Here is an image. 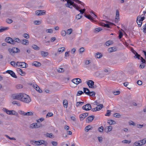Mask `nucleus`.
<instances>
[{
	"instance_id": "59",
	"label": "nucleus",
	"mask_w": 146,
	"mask_h": 146,
	"mask_svg": "<svg viewBox=\"0 0 146 146\" xmlns=\"http://www.w3.org/2000/svg\"><path fill=\"white\" fill-rule=\"evenodd\" d=\"M111 114V111L108 110L106 113L105 114V116H110Z\"/></svg>"
},
{
	"instance_id": "31",
	"label": "nucleus",
	"mask_w": 146,
	"mask_h": 146,
	"mask_svg": "<svg viewBox=\"0 0 146 146\" xmlns=\"http://www.w3.org/2000/svg\"><path fill=\"white\" fill-rule=\"evenodd\" d=\"M17 115L18 113H16L14 110H10L9 114L10 115Z\"/></svg>"
},
{
	"instance_id": "12",
	"label": "nucleus",
	"mask_w": 146,
	"mask_h": 146,
	"mask_svg": "<svg viewBox=\"0 0 146 146\" xmlns=\"http://www.w3.org/2000/svg\"><path fill=\"white\" fill-rule=\"evenodd\" d=\"M35 14L38 15H43L46 13V11L44 10H38L35 11Z\"/></svg>"
},
{
	"instance_id": "22",
	"label": "nucleus",
	"mask_w": 146,
	"mask_h": 146,
	"mask_svg": "<svg viewBox=\"0 0 146 146\" xmlns=\"http://www.w3.org/2000/svg\"><path fill=\"white\" fill-rule=\"evenodd\" d=\"M87 84L88 85L89 88H91V86H92L94 84V82L92 80H89L86 82Z\"/></svg>"
},
{
	"instance_id": "38",
	"label": "nucleus",
	"mask_w": 146,
	"mask_h": 146,
	"mask_svg": "<svg viewBox=\"0 0 146 146\" xmlns=\"http://www.w3.org/2000/svg\"><path fill=\"white\" fill-rule=\"evenodd\" d=\"M13 40L15 42V44L16 42L19 43L21 42V40L18 38H14Z\"/></svg>"
},
{
	"instance_id": "61",
	"label": "nucleus",
	"mask_w": 146,
	"mask_h": 146,
	"mask_svg": "<svg viewBox=\"0 0 146 146\" xmlns=\"http://www.w3.org/2000/svg\"><path fill=\"white\" fill-rule=\"evenodd\" d=\"M23 36L26 39H28L29 38V35L27 33L24 34Z\"/></svg>"
},
{
	"instance_id": "17",
	"label": "nucleus",
	"mask_w": 146,
	"mask_h": 146,
	"mask_svg": "<svg viewBox=\"0 0 146 146\" xmlns=\"http://www.w3.org/2000/svg\"><path fill=\"white\" fill-rule=\"evenodd\" d=\"M95 116L94 115H92L87 117L86 119V123H89L91 122L94 119Z\"/></svg>"
},
{
	"instance_id": "24",
	"label": "nucleus",
	"mask_w": 146,
	"mask_h": 146,
	"mask_svg": "<svg viewBox=\"0 0 146 146\" xmlns=\"http://www.w3.org/2000/svg\"><path fill=\"white\" fill-rule=\"evenodd\" d=\"M34 88L36 90L40 93L42 92V90L40 89L39 87L36 85L33 86Z\"/></svg>"
},
{
	"instance_id": "13",
	"label": "nucleus",
	"mask_w": 146,
	"mask_h": 146,
	"mask_svg": "<svg viewBox=\"0 0 146 146\" xmlns=\"http://www.w3.org/2000/svg\"><path fill=\"white\" fill-rule=\"evenodd\" d=\"M72 81L73 83L76 84H78L82 82L81 80L79 78L74 79L72 80Z\"/></svg>"
},
{
	"instance_id": "64",
	"label": "nucleus",
	"mask_w": 146,
	"mask_h": 146,
	"mask_svg": "<svg viewBox=\"0 0 146 146\" xmlns=\"http://www.w3.org/2000/svg\"><path fill=\"white\" fill-rule=\"evenodd\" d=\"M41 22L39 21H35L34 22V23L35 24L38 25L40 24Z\"/></svg>"
},
{
	"instance_id": "32",
	"label": "nucleus",
	"mask_w": 146,
	"mask_h": 146,
	"mask_svg": "<svg viewBox=\"0 0 146 146\" xmlns=\"http://www.w3.org/2000/svg\"><path fill=\"white\" fill-rule=\"evenodd\" d=\"M63 104L64 108H67L68 106V101L66 100H63Z\"/></svg>"
},
{
	"instance_id": "42",
	"label": "nucleus",
	"mask_w": 146,
	"mask_h": 146,
	"mask_svg": "<svg viewBox=\"0 0 146 146\" xmlns=\"http://www.w3.org/2000/svg\"><path fill=\"white\" fill-rule=\"evenodd\" d=\"M44 119L43 117H41L38 119L36 120V121L38 123H40L42 121H44Z\"/></svg>"
},
{
	"instance_id": "16",
	"label": "nucleus",
	"mask_w": 146,
	"mask_h": 146,
	"mask_svg": "<svg viewBox=\"0 0 146 146\" xmlns=\"http://www.w3.org/2000/svg\"><path fill=\"white\" fill-rule=\"evenodd\" d=\"M88 113L86 112L83 113L79 115L80 119V121L83 120L87 116H88Z\"/></svg>"
},
{
	"instance_id": "27",
	"label": "nucleus",
	"mask_w": 146,
	"mask_h": 146,
	"mask_svg": "<svg viewBox=\"0 0 146 146\" xmlns=\"http://www.w3.org/2000/svg\"><path fill=\"white\" fill-rule=\"evenodd\" d=\"M92 127L90 125H88L85 128V131L86 132H87L89 130L92 129Z\"/></svg>"
},
{
	"instance_id": "21",
	"label": "nucleus",
	"mask_w": 146,
	"mask_h": 146,
	"mask_svg": "<svg viewBox=\"0 0 146 146\" xmlns=\"http://www.w3.org/2000/svg\"><path fill=\"white\" fill-rule=\"evenodd\" d=\"M17 71L19 74L22 76H24L25 74V72L23 71L20 68H17Z\"/></svg>"
},
{
	"instance_id": "30",
	"label": "nucleus",
	"mask_w": 146,
	"mask_h": 146,
	"mask_svg": "<svg viewBox=\"0 0 146 146\" xmlns=\"http://www.w3.org/2000/svg\"><path fill=\"white\" fill-rule=\"evenodd\" d=\"M8 27H5L2 28H1V27H0V33L2 32L8 30Z\"/></svg>"
},
{
	"instance_id": "37",
	"label": "nucleus",
	"mask_w": 146,
	"mask_h": 146,
	"mask_svg": "<svg viewBox=\"0 0 146 146\" xmlns=\"http://www.w3.org/2000/svg\"><path fill=\"white\" fill-rule=\"evenodd\" d=\"M119 12L118 10H116V11L115 17L116 19H119Z\"/></svg>"
},
{
	"instance_id": "52",
	"label": "nucleus",
	"mask_w": 146,
	"mask_h": 146,
	"mask_svg": "<svg viewBox=\"0 0 146 146\" xmlns=\"http://www.w3.org/2000/svg\"><path fill=\"white\" fill-rule=\"evenodd\" d=\"M82 17V15L80 14H79L76 16V19L78 20L80 19Z\"/></svg>"
},
{
	"instance_id": "50",
	"label": "nucleus",
	"mask_w": 146,
	"mask_h": 146,
	"mask_svg": "<svg viewBox=\"0 0 146 146\" xmlns=\"http://www.w3.org/2000/svg\"><path fill=\"white\" fill-rule=\"evenodd\" d=\"M33 114V113L31 111L28 112L27 113H25L24 115H31Z\"/></svg>"
},
{
	"instance_id": "6",
	"label": "nucleus",
	"mask_w": 146,
	"mask_h": 146,
	"mask_svg": "<svg viewBox=\"0 0 146 146\" xmlns=\"http://www.w3.org/2000/svg\"><path fill=\"white\" fill-rule=\"evenodd\" d=\"M9 51L10 53L11 54L12 53H19L20 52V50L17 48L13 47L12 48L9 49Z\"/></svg>"
},
{
	"instance_id": "36",
	"label": "nucleus",
	"mask_w": 146,
	"mask_h": 146,
	"mask_svg": "<svg viewBox=\"0 0 146 146\" xmlns=\"http://www.w3.org/2000/svg\"><path fill=\"white\" fill-rule=\"evenodd\" d=\"M102 30V29L100 27L96 28L94 30V32L95 33H98Z\"/></svg>"
},
{
	"instance_id": "48",
	"label": "nucleus",
	"mask_w": 146,
	"mask_h": 146,
	"mask_svg": "<svg viewBox=\"0 0 146 146\" xmlns=\"http://www.w3.org/2000/svg\"><path fill=\"white\" fill-rule=\"evenodd\" d=\"M84 103V102H77L76 103V107L80 105H82Z\"/></svg>"
},
{
	"instance_id": "58",
	"label": "nucleus",
	"mask_w": 146,
	"mask_h": 146,
	"mask_svg": "<svg viewBox=\"0 0 146 146\" xmlns=\"http://www.w3.org/2000/svg\"><path fill=\"white\" fill-rule=\"evenodd\" d=\"M57 71L59 72H62L64 71V70L62 68H59L57 70Z\"/></svg>"
},
{
	"instance_id": "35",
	"label": "nucleus",
	"mask_w": 146,
	"mask_h": 146,
	"mask_svg": "<svg viewBox=\"0 0 146 146\" xmlns=\"http://www.w3.org/2000/svg\"><path fill=\"white\" fill-rule=\"evenodd\" d=\"M32 48L34 50H39L40 49V48L37 45L35 44H33L32 46Z\"/></svg>"
},
{
	"instance_id": "63",
	"label": "nucleus",
	"mask_w": 146,
	"mask_h": 146,
	"mask_svg": "<svg viewBox=\"0 0 146 146\" xmlns=\"http://www.w3.org/2000/svg\"><path fill=\"white\" fill-rule=\"evenodd\" d=\"M84 92H83L82 91H80L78 92L77 94V96H79L82 94H83L84 93Z\"/></svg>"
},
{
	"instance_id": "8",
	"label": "nucleus",
	"mask_w": 146,
	"mask_h": 146,
	"mask_svg": "<svg viewBox=\"0 0 146 146\" xmlns=\"http://www.w3.org/2000/svg\"><path fill=\"white\" fill-rule=\"evenodd\" d=\"M110 74V72L109 70L106 69L102 71L101 72L100 74V76L102 77H104L105 75L109 74Z\"/></svg>"
},
{
	"instance_id": "44",
	"label": "nucleus",
	"mask_w": 146,
	"mask_h": 146,
	"mask_svg": "<svg viewBox=\"0 0 146 146\" xmlns=\"http://www.w3.org/2000/svg\"><path fill=\"white\" fill-rule=\"evenodd\" d=\"M66 34V32L64 30H62L61 32V35L63 36H65Z\"/></svg>"
},
{
	"instance_id": "60",
	"label": "nucleus",
	"mask_w": 146,
	"mask_h": 146,
	"mask_svg": "<svg viewBox=\"0 0 146 146\" xmlns=\"http://www.w3.org/2000/svg\"><path fill=\"white\" fill-rule=\"evenodd\" d=\"M6 22L8 23H11L13 22V20L9 19H7L6 20Z\"/></svg>"
},
{
	"instance_id": "14",
	"label": "nucleus",
	"mask_w": 146,
	"mask_h": 146,
	"mask_svg": "<svg viewBox=\"0 0 146 146\" xmlns=\"http://www.w3.org/2000/svg\"><path fill=\"white\" fill-rule=\"evenodd\" d=\"M84 90H88V92H85V94L90 96H94L95 95V93L94 92H90L88 89L84 88Z\"/></svg>"
},
{
	"instance_id": "11",
	"label": "nucleus",
	"mask_w": 146,
	"mask_h": 146,
	"mask_svg": "<svg viewBox=\"0 0 146 146\" xmlns=\"http://www.w3.org/2000/svg\"><path fill=\"white\" fill-rule=\"evenodd\" d=\"M5 41L7 43H9L13 44H15V42L13 38L10 37H7L6 38Z\"/></svg>"
},
{
	"instance_id": "28",
	"label": "nucleus",
	"mask_w": 146,
	"mask_h": 146,
	"mask_svg": "<svg viewBox=\"0 0 146 146\" xmlns=\"http://www.w3.org/2000/svg\"><path fill=\"white\" fill-rule=\"evenodd\" d=\"M21 42L23 44L27 45L29 44V41L26 39H23L21 40Z\"/></svg>"
},
{
	"instance_id": "4",
	"label": "nucleus",
	"mask_w": 146,
	"mask_h": 146,
	"mask_svg": "<svg viewBox=\"0 0 146 146\" xmlns=\"http://www.w3.org/2000/svg\"><path fill=\"white\" fill-rule=\"evenodd\" d=\"M42 126L43 125L41 124H38L36 123H33L30 124L29 128L31 129L38 128L41 127H42Z\"/></svg>"
},
{
	"instance_id": "47",
	"label": "nucleus",
	"mask_w": 146,
	"mask_h": 146,
	"mask_svg": "<svg viewBox=\"0 0 146 146\" xmlns=\"http://www.w3.org/2000/svg\"><path fill=\"white\" fill-rule=\"evenodd\" d=\"M12 104H16L18 106H20L21 105L20 103L18 101H13L12 102Z\"/></svg>"
},
{
	"instance_id": "33",
	"label": "nucleus",
	"mask_w": 146,
	"mask_h": 146,
	"mask_svg": "<svg viewBox=\"0 0 146 146\" xmlns=\"http://www.w3.org/2000/svg\"><path fill=\"white\" fill-rule=\"evenodd\" d=\"M108 123H109L110 125H112L115 124L116 122L113 120L109 119L108 121Z\"/></svg>"
},
{
	"instance_id": "53",
	"label": "nucleus",
	"mask_w": 146,
	"mask_h": 146,
	"mask_svg": "<svg viewBox=\"0 0 146 146\" xmlns=\"http://www.w3.org/2000/svg\"><path fill=\"white\" fill-rule=\"evenodd\" d=\"M104 130V127L101 126L100 127H99L98 129V130L100 132H102Z\"/></svg>"
},
{
	"instance_id": "3",
	"label": "nucleus",
	"mask_w": 146,
	"mask_h": 146,
	"mask_svg": "<svg viewBox=\"0 0 146 146\" xmlns=\"http://www.w3.org/2000/svg\"><path fill=\"white\" fill-rule=\"evenodd\" d=\"M145 19V17L143 16L141 17V16H138L137 18L136 22L137 23L138 26L141 27L143 21Z\"/></svg>"
},
{
	"instance_id": "18",
	"label": "nucleus",
	"mask_w": 146,
	"mask_h": 146,
	"mask_svg": "<svg viewBox=\"0 0 146 146\" xmlns=\"http://www.w3.org/2000/svg\"><path fill=\"white\" fill-rule=\"evenodd\" d=\"M6 72L9 74H10L12 77L15 78H17V76L16 75L15 73L13 71L11 70H8L6 71Z\"/></svg>"
},
{
	"instance_id": "62",
	"label": "nucleus",
	"mask_w": 146,
	"mask_h": 146,
	"mask_svg": "<svg viewBox=\"0 0 146 146\" xmlns=\"http://www.w3.org/2000/svg\"><path fill=\"white\" fill-rule=\"evenodd\" d=\"M103 106L102 104H100L98 105L97 107H98L99 110H100L103 108Z\"/></svg>"
},
{
	"instance_id": "39",
	"label": "nucleus",
	"mask_w": 146,
	"mask_h": 146,
	"mask_svg": "<svg viewBox=\"0 0 146 146\" xmlns=\"http://www.w3.org/2000/svg\"><path fill=\"white\" fill-rule=\"evenodd\" d=\"M85 49L84 47H82L78 50L79 53L81 54L85 51Z\"/></svg>"
},
{
	"instance_id": "41",
	"label": "nucleus",
	"mask_w": 146,
	"mask_h": 146,
	"mask_svg": "<svg viewBox=\"0 0 146 146\" xmlns=\"http://www.w3.org/2000/svg\"><path fill=\"white\" fill-rule=\"evenodd\" d=\"M72 29H69L67 30L66 33L68 35H70L72 33Z\"/></svg>"
},
{
	"instance_id": "5",
	"label": "nucleus",
	"mask_w": 146,
	"mask_h": 146,
	"mask_svg": "<svg viewBox=\"0 0 146 146\" xmlns=\"http://www.w3.org/2000/svg\"><path fill=\"white\" fill-rule=\"evenodd\" d=\"M22 93H21L19 94H13L12 95L11 98L14 99H16L21 101Z\"/></svg>"
},
{
	"instance_id": "7",
	"label": "nucleus",
	"mask_w": 146,
	"mask_h": 146,
	"mask_svg": "<svg viewBox=\"0 0 146 146\" xmlns=\"http://www.w3.org/2000/svg\"><path fill=\"white\" fill-rule=\"evenodd\" d=\"M35 143L38 145L43 144L45 146H47L48 145V143L47 142L43 140H39L38 141H35Z\"/></svg>"
},
{
	"instance_id": "40",
	"label": "nucleus",
	"mask_w": 146,
	"mask_h": 146,
	"mask_svg": "<svg viewBox=\"0 0 146 146\" xmlns=\"http://www.w3.org/2000/svg\"><path fill=\"white\" fill-rule=\"evenodd\" d=\"M84 16L85 17L90 20H92L93 19V18L90 15H88L85 14Z\"/></svg>"
},
{
	"instance_id": "10",
	"label": "nucleus",
	"mask_w": 146,
	"mask_h": 146,
	"mask_svg": "<svg viewBox=\"0 0 146 146\" xmlns=\"http://www.w3.org/2000/svg\"><path fill=\"white\" fill-rule=\"evenodd\" d=\"M82 108L84 110L88 111L92 109V106L90 104H87L83 106H82Z\"/></svg>"
},
{
	"instance_id": "46",
	"label": "nucleus",
	"mask_w": 146,
	"mask_h": 146,
	"mask_svg": "<svg viewBox=\"0 0 146 146\" xmlns=\"http://www.w3.org/2000/svg\"><path fill=\"white\" fill-rule=\"evenodd\" d=\"M51 143L53 146H57L58 145V143L57 142L52 141L51 142Z\"/></svg>"
},
{
	"instance_id": "55",
	"label": "nucleus",
	"mask_w": 146,
	"mask_h": 146,
	"mask_svg": "<svg viewBox=\"0 0 146 146\" xmlns=\"http://www.w3.org/2000/svg\"><path fill=\"white\" fill-rule=\"evenodd\" d=\"M141 60L142 63L146 64V60L142 57H141Z\"/></svg>"
},
{
	"instance_id": "20",
	"label": "nucleus",
	"mask_w": 146,
	"mask_h": 146,
	"mask_svg": "<svg viewBox=\"0 0 146 146\" xmlns=\"http://www.w3.org/2000/svg\"><path fill=\"white\" fill-rule=\"evenodd\" d=\"M117 48L116 47H113L108 48V50L109 52L111 53L117 51Z\"/></svg>"
},
{
	"instance_id": "26",
	"label": "nucleus",
	"mask_w": 146,
	"mask_h": 146,
	"mask_svg": "<svg viewBox=\"0 0 146 146\" xmlns=\"http://www.w3.org/2000/svg\"><path fill=\"white\" fill-rule=\"evenodd\" d=\"M32 65L36 67H39L41 65V64L40 62L37 61H34L32 63Z\"/></svg>"
},
{
	"instance_id": "51",
	"label": "nucleus",
	"mask_w": 146,
	"mask_h": 146,
	"mask_svg": "<svg viewBox=\"0 0 146 146\" xmlns=\"http://www.w3.org/2000/svg\"><path fill=\"white\" fill-rule=\"evenodd\" d=\"M111 44H112V41L110 40H108L106 42V44L107 46H109Z\"/></svg>"
},
{
	"instance_id": "29",
	"label": "nucleus",
	"mask_w": 146,
	"mask_h": 146,
	"mask_svg": "<svg viewBox=\"0 0 146 146\" xmlns=\"http://www.w3.org/2000/svg\"><path fill=\"white\" fill-rule=\"evenodd\" d=\"M41 54L42 56L46 57L48 54V53L43 51H41Z\"/></svg>"
},
{
	"instance_id": "49",
	"label": "nucleus",
	"mask_w": 146,
	"mask_h": 146,
	"mask_svg": "<svg viewBox=\"0 0 146 146\" xmlns=\"http://www.w3.org/2000/svg\"><path fill=\"white\" fill-rule=\"evenodd\" d=\"M46 135L47 137L50 138H52V137L53 136V135L52 134V133H47L46 134Z\"/></svg>"
},
{
	"instance_id": "9",
	"label": "nucleus",
	"mask_w": 146,
	"mask_h": 146,
	"mask_svg": "<svg viewBox=\"0 0 146 146\" xmlns=\"http://www.w3.org/2000/svg\"><path fill=\"white\" fill-rule=\"evenodd\" d=\"M105 22L106 24H105L104 23H102L101 24V25L105 27H106L107 28H110V25H114L115 24L109 22L107 21H104Z\"/></svg>"
},
{
	"instance_id": "34",
	"label": "nucleus",
	"mask_w": 146,
	"mask_h": 146,
	"mask_svg": "<svg viewBox=\"0 0 146 146\" xmlns=\"http://www.w3.org/2000/svg\"><path fill=\"white\" fill-rule=\"evenodd\" d=\"M96 57L97 58H100L102 56V54L100 53H96Z\"/></svg>"
},
{
	"instance_id": "1",
	"label": "nucleus",
	"mask_w": 146,
	"mask_h": 146,
	"mask_svg": "<svg viewBox=\"0 0 146 146\" xmlns=\"http://www.w3.org/2000/svg\"><path fill=\"white\" fill-rule=\"evenodd\" d=\"M65 6L68 8L72 9L73 7H74L76 10H79V9H80V8L77 5L75 4L73 1L71 0H67V3L65 4Z\"/></svg>"
},
{
	"instance_id": "25",
	"label": "nucleus",
	"mask_w": 146,
	"mask_h": 146,
	"mask_svg": "<svg viewBox=\"0 0 146 146\" xmlns=\"http://www.w3.org/2000/svg\"><path fill=\"white\" fill-rule=\"evenodd\" d=\"M112 129V127L110 125L107 127L105 129V132L108 133L111 131Z\"/></svg>"
},
{
	"instance_id": "43",
	"label": "nucleus",
	"mask_w": 146,
	"mask_h": 146,
	"mask_svg": "<svg viewBox=\"0 0 146 146\" xmlns=\"http://www.w3.org/2000/svg\"><path fill=\"white\" fill-rule=\"evenodd\" d=\"M113 116L115 117L119 118L120 117L121 115L119 113H115L113 114Z\"/></svg>"
},
{
	"instance_id": "57",
	"label": "nucleus",
	"mask_w": 146,
	"mask_h": 146,
	"mask_svg": "<svg viewBox=\"0 0 146 146\" xmlns=\"http://www.w3.org/2000/svg\"><path fill=\"white\" fill-rule=\"evenodd\" d=\"M46 33H52L53 32V30L51 29H46Z\"/></svg>"
},
{
	"instance_id": "19",
	"label": "nucleus",
	"mask_w": 146,
	"mask_h": 146,
	"mask_svg": "<svg viewBox=\"0 0 146 146\" xmlns=\"http://www.w3.org/2000/svg\"><path fill=\"white\" fill-rule=\"evenodd\" d=\"M64 47H61L58 49V52L55 53V55L56 56L57 54H60L62 53L65 50Z\"/></svg>"
},
{
	"instance_id": "15",
	"label": "nucleus",
	"mask_w": 146,
	"mask_h": 146,
	"mask_svg": "<svg viewBox=\"0 0 146 146\" xmlns=\"http://www.w3.org/2000/svg\"><path fill=\"white\" fill-rule=\"evenodd\" d=\"M17 63L18 64V65L17 66H20L21 68H26L27 66V64L25 62H17Z\"/></svg>"
},
{
	"instance_id": "45",
	"label": "nucleus",
	"mask_w": 146,
	"mask_h": 146,
	"mask_svg": "<svg viewBox=\"0 0 146 146\" xmlns=\"http://www.w3.org/2000/svg\"><path fill=\"white\" fill-rule=\"evenodd\" d=\"M11 64L13 66H15V65L17 66L18 65V63H17V62L16 63L14 61H11L10 62Z\"/></svg>"
},
{
	"instance_id": "54",
	"label": "nucleus",
	"mask_w": 146,
	"mask_h": 146,
	"mask_svg": "<svg viewBox=\"0 0 146 146\" xmlns=\"http://www.w3.org/2000/svg\"><path fill=\"white\" fill-rule=\"evenodd\" d=\"M143 32L144 33H146V23L142 27Z\"/></svg>"
},
{
	"instance_id": "23",
	"label": "nucleus",
	"mask_w": 146,
	"mask_h": 146,
	"mask_svg": "<svg viewBox=\"0 0 146 146\" xmlns=\"http://www.w3.org/2000/svg\"><path fill=\"white\" fill-rule=\"evenodd\" d=\"M142 142L140 141H138L134 143L133 145L135 146H141L143 145Z\"/></svg>"
},
{
	"instance_id": "2",
	"label": "nucleus",
	"mask_w": 146,
	"mask_h": 146,
	"mask_svg": "<svg viewBox=\"0 0 146 146\" xmlns=\"http://www.w3.org/2000/svg\"><path fill=\"white\" fill-rule=\"evenodd\" d=\"M31 101L30 97L24 93H22L21 101L26 103H29Z\"/></svg>"
},
{
	"instance_id": "56",
	"label": "nucleus",
	"mask_w": 146,
	"mask_h": 146,
	"mask_svg": "<svg viewBox=\"0 0 146 146\" xmlns=\"http://www.w3.org/2000/svg\"><path fill=\"white\" fill-rule=\"evenodd\" d=\"M79 9V10H78L79 11L80 13H81L80 14H83L86 11V9Z\"/></svg>"
}]
</instances>
